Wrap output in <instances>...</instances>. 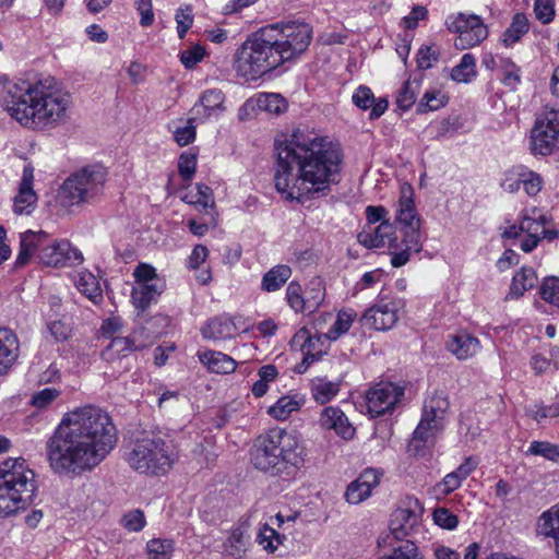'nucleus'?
<instances>
[{
  "label": "nucleus",
  "instance_id": "obj_1",
  "mask_svg": "<svg viewBox=\"0 0 559 559\" xmlns=\"http://www.w3.org/2000/svg\"><path fill=\"white\" fill-rule=\"evenodd\" d=\"M117 428L100 407L85 405L67 413L47 441L50 467L59 474H81L97 466L114 449Z\"/></svg>",
  "mask_w": 559,
  "mask_h": 559
},
{
  "label": "nucleus",
  "instance_id": "obj_2",
  "mask_svg": "<svg viewBox=\"0 0 559 559\" xmlns=\"http://www.w3.org/2000/svg\"><path fill=\"white\" fill-rule=\"evenodd\" d=\"M275 152V188L287 200L325 191L340 170V152L300 129L276 140Z\"/></svg>",
  "mask_w": 559,
  "mask_h": 559
},
{
  "label": "nucleus",
  "instance_id": "obj_3",
  "mask_svg": "<svg viewBox=\"0 0 559 559\" xmlns=\"http://www.w3.org/2000/svg\"><path fill=\"white\" fill-rule=\"evenodd\" d=\"M312 40L307 23H289L262 27L237 49L235 68L246 80H258L286 61L304 53Z\"/></svg>",
  "mask_w": 559,
  "mask_h": 559
},
{
  "label": "nucleus",
  "instance_id": "obj_4",
  "mask_svg": "<svg viewBox=\"0 0 559 559\" xmlns=\"http://www.w3.org/2000/svg\"><path fill=\"white\" fill-rule=\"evenodd\" d=\"M71 95L52 78L12 84L1 96L3 109L29 129L53 128L68 118Z\"/></svg>",
  "mask_w": 559,
  "mask_h": 559
},
{
  "label": "nucleus",
  "instance_id": "obj_5",
  "mask_svg": "<svg viewBox=\"0 0 559 559\" xmlns=\"http://www.w3.org/2000/svg\"><path fill=\"white\" fill-rule=\"evenodd\" d=\"M250 462L263 472L282 474L304 462L298 439L285 430H270L258 436L250 448Z\"/></svg>",
  "mask_w": 559,
  "mask_h": 559
},
{
  "label": "nucleus",
  "instance_id": "obj_6",
  "mask_svg": "<svg viewBox=\"0 0 559 559\" xmlns=\"http://www.w3.org/2000/svg\"><path fill=\"white\" fill-rule=\"evenodd\" d=\"M35 490V474L24 459H8L0 463V518L25 510L33 503Z\"/></svg>",
  "mask_w": 559,
  "mask_h": 559
},
{
  "label": "nucleus",
  "instance_id": "obj_7",
  "mask_svg": "<svg viewBox=\"0 0 559 559\" xmlns=\"http://www.w3.org/2000/svg\"><path fill=\"white\" fill-rule=\"evenodd\" d=\"M35 490V474L24 459H8L0 463V518L25 510L33 503Z\"/></svg>",
  "mask_w": 559,
  "mask_h": 559
},
{
  "label": "nucleus",
  "instance_id": "obj_8",
  "mask_svg": "<svg viewBox=\"0 0 559 559\" xmlns=\"http://www.w3.org/2000/svg\"><path fill=\"white\" fill-rule=\"evenodd\" d=\"M106 171L100 166H87L71 174L58 191L63 206L91 204L103 193Z\"/></svg>",
  "mask_w": 559,
  "mask_h": 559
},
{
  "label": "nucleus",
  "instance_id": "obj_9",
  "mask_svg": "<svg viewBox=\"0 0 559 559\" xmlns=\"http://www.w3.org/2000/svg\"><path fill=\"white\" fill-rule=\"evenodd\" d=\"M129 465L145 475H165L174 464L170 445L160 437L136 440L127 454Z\"/></svg>",
  "mask_w": 559,
  "mask_h": 559
},
{
  "label": "nucleus",
  "instance_id": "obj_10",
  "mask_svg": "<svg viewBox=\"0 0 559 559\" xmlns=\"http://www.w3.org/2000/svg\"><path fill=\"white\" fill-rule=\"evenodd\" d=\"M449 402L442 394L429 397L423 408V415L417 425L407 450L414 455H423L425 450L435 443L437 436L443 430L444 415Z\"/></svg>",
  "mask_w": 559,
  "mask_h": 559
},
{
  "label": "nucleus",
  "instance_id": "obj_11",
  "mask_svg": "<svg viewBox=\"0 0 559 559\" xmlns=\"http://www.w3.org/2000/svg\"><path fill=\"white\" fill-rule=\"evenodd\" d=\"M404 306L402 298L380 293L376 304L364 311L360 322L376 331H389L399 321Z\"/></svg>",
  "mask_w": 559,
  "mask_h": 559
},
{
  "label": "nucleus",
  "instance_id": "obj_12",
  "mask_svg": "<svg viewBox=\"0 0 559 559\" xmlns=\"http://www.w3.org/2000/svg\"><path fill=\"white\" fill-rule=\"evenodd\" d=\"M559 146V110H545L531 131V151L534 155H549Z\"/></svg>",
  "mask_w": 559,
  "mask_h": 559
},
{
  "label": "nucleus",
  "instance_id": "obj_13",
  "mask_svg": "<svg viewBox=\"0 0 559 559\" xmlns=\"http://www.w3.org/2000/svg\"><path fill=\"white\" fill-rule=\"evenodd\" d=\"M396 219L403 225V245L414 249V253L420 252V217L415 207L411 186L402 188Z\"/></svg>",
  "mask_w": 559,
  "mask_h": 559
},
{
  "label": "nucleus",
  "instance_id": "obj_14",
  "mask_svg": "<svg viewBox=\"0 0 559 559\" xmlns=\"http://www.w3.org/2000/svg\"><path fill=\"white\" fill-rule=\"evenodd\" d=\"M403 396L404 388L392 382H380L367 394L368 412L374 417L381 416L393 409Z\"/></svg>",
  "mask_w": 559,
  "mask_h": 559
},
{
  "label": "nucleus",
  "instance_id": "obj_15",
  "mask_svg": "<svg viewBox=\"0 0 559 559\" xmlns=\"http://www.w3.org/2000/svg\"><path fill=\"white\" fill-rule=\"evenodd\" d=\"M39 261L48 266H72L83 262V254L68 240L51 241L40 249Z\"/></svg>",
  "mask_w": 559,
  "mask_h": 559
},
{
  "label": "nucleus",
  "instance_id": "obj_16",
  "mask_svg": "<svg viewBox=\"0 0 559 559\" xmlns=\"http://www.w3.org/2000/svg\"><path fill=\"white\" fill-rule=\"evenodd\" d=\"M421 508L417 499H409L407 507L397 508L391 515L390 530L396 540L407 537L419 521Z\"/></svg>",
  "mask_w": 559,
  "mask_h": 559
},
{
  "label": "nucleus",
  "instance_id": "obj_17",
  "mask_svg": "<svg viewBox=\"0 0 559 559\" xmlns=\"http://www.w3.org/2000/svg\"><path fill=\"white\" fill-rule=\"evenodd\" d=\"M34 167L27 164L23 168L17 194L13 199V212L16 215L31 214L37 203V194L33 189Z\"/></svg>",
  "mask_w": 559,
  "mask_h": 559
},
{
  "label": "nucleus",
  "instance_id": "obj_18",
  "mask_svg": "<svg viewBox=\"0 0 559 559\" xmlns=\"http://www.w3.org/2000/svg\"><path fill=\"white\" fill-rule=\"evenodd\" d=\"M48 234L44 230H26L20 235V250L15 260V267H23L31 258L40 252L43 247L48 245Z\"/></svg>",
  "mask_w": 559,
  "mask_h": 559
},
{
  "label": "nucleus",
  "instance_id": "obj_19",
  "mask_svg": "<svg viewBox=\"0 0 559 559\" xmlns=\"http://www.w3.org/2000/svg\"><path fill=\"white\" fill-rule=\"evenodd\" d=\"M320 425L324 429L334 430L337 436L345 440L352 439L355 433V428L338 407H325L320 416Z\"/></svg>",
  "mask_w": 559,
  "mask_h": 559
},
{
  "label": "nucleus",
  "instance_id": "obj_20",
  "mask_svg": "<svg viewBox=\"0 0 559 559\" xmlns=\"http://www.w3.org/2000/svg\"><path fill=\"white\" fill-rule=\"evenodd\" d=\"M17 336L9 329L0 328V377L8 373L19 357Z\"/></svg>",
  "mask_w": 559,
  "mask_h": 559
},
{
  "label": "nucleus",
  "instance_id": "obj_21",
  "mask_svg": "<svg viewBox=\"0 0 559 559\" xmlns=\"http://www.w3.org/2000/svg\"><path fill=\"white\" fill-rule=\"evenodd\" d=\"M165 288L164 282L154 284H134L131 293L132 304L138 310V314L143 313L147 308L157 301Z\"/></svg>",
  "mask_w": 559,
  "mask_h": 559
},
{
  "label": "nucleus",
  "instance_id": "obj_22",
  "mask_svg": "<svg viewBox=\"0 0 559 559\" xmlns=\"http://www.w3.org/2000/svg\"><path fill=\"white\" fill-rule=\"evenodd\" d=\"M320 290L311 298L302 296V288L299 283L290 282L286 288V300L295 312H312L322 301Z\"/></svg>",
  "mask_w": 559,
  "mask_h": 559
},
{
  "label": "nucleus",
  "instance_id": "obj_23",
  "mask_svg": "<svg viewBox=\"0 0 559 559\" xmlns=\"http://www.w3.org/2000/svg\"><path fill=\"white\" fill-rule=\"evenodd\" d=\"M447 347L457 359L462 360L478 353L479 341L466 332H460L450 337Z\"/></svg>",
  "mask_w": 559,
  "mask_h": 559
},
{
  "label": "nucleus",
  "instance_id": "obj_24",
  "mask_svg": "<svg viewBox=\"0 0 559 559\" xmlns=\"http://www.w3.org/2000/svg\"><path fill=\"white\" fill-rule=\"evenodd\" d=\"M393 234V225L389 221H383L372 231L364 229L358 234L357 239L360 245L368 249L380 248L385 245L386 240L389 242L393 241V239H391Z\"/></svg>",
  "mask_w": 559,
  "mask_h": 559
},
{
  "label": "nucleus",
  "instance_id": "obj_25",
  "mask_svg": "<svg viewBox=\"0 0 559 559\" xmlns=\"http://www.w3.org/2000/svg\"><path fill=\"white\" fill-rule=\"evenodd\" d=\"M236 330L235 323L229 318L218 317L202 326L201 334L205 340L221 341L233 337Z\"/></svg>",
  "mask_w": 559,
  "mask_h": 559
},
{
  "label": "nucleus",
  "instance_id": "obj_26",
  "mask_svg": "<svg viewBox=\"0 0 559 559\" xmlns=\"http://www.w3.org/2000/svg\"><path fill=\"white\" fill-rule=\"evenodd\" d=\"M198 357L210 371L215 373L226 374L236 369V361L230 356L223 354L222 352H199Z\"/></svg>",
  "mask_w": 559,
  "mask_h": 559
},
{
  "label": "nucleus",
  "instance_id": "obj_27",
  "mask_svg": "<svg viewBox=\"0 0 559 559\" xmlns=\"http://www.w3.org/2000/svg\"><path fill=\"white\" fill-rule=\"evenodd\" d=\"M537 533L555 540V548L559 555V504L545 511L538 519Z\"/></svg>",
  "mask_w": 559,
  "mask_h": 559
},
{
  "label": "nucleus",
  "instance_id": "obj_28",
  "mask_svg": "<svg viewBox=\"0 0 559 559\" xmlns=\"http://www.w3.org/2000/svg\"><path fill=\"white\" fill-rule=\"evenodd\" d=\"M537 283V276L532 267H522L512 280V283L510 285V290L507 296V299L509 298H519L523 296V294L533 288L535 284Z\"/></svg>",
  "mask_w": 559,
  "mask_h": 559
},
{
  "label": "nucleus",
  "instance_id": "obj_29",
  "mask_svg": "<svg viewBox=\"0 0 559 559\" xmlns=\"http://www.w3.org/2000/svg\"><path fill=\"white\" fill-rule=\"evenodd\" d=\"M292 276V269L285 264H277L269 270L262 278L261 289L267 293L278 290Z\"/></svg>",
  "mask_w": 559,
  "mask_h": 559
},
{
  "label": "nucleus",
  "instance_id": "obj_30",
  "mask_svg": "<svg viewBox=\"0 0 559 559\" xmlns=\"http://www.w3.org/2000/svg\"><path fill=\"white\" fill-rule=\"evenodd\" d=\"M320 338L310 335L309 331L306 328L300 329L293 337L292 340V346L293 347H300V349L304 353V359L301 361V365L299 366V371L301 372L300 368L305 366L307 368L311 362L318 359L316 354H311V346L314 343H319Z\"/></svg>",
  "mask_w": 559,
  "mask_h": 559
},
{
  "label": "nucleus",
  "instance_id": "obj_31",
  "mask_svg": "<svg viewBox=\"0 0 559 559\" xmlns=\"http://www.w3.org/2000/svg\"><path fill=\"white\" fill-rule=\"evenodd\" d=\"M75 286L84 296L94 304L103 300L102 288L95 275L90 272H82L75 280Z\"/></svg>",
  "mask_w": 559,
  "mask_h": 559
},
{
  "label": "nucleus",
  "instance_id": "obj_32",
  "mask_svg": "<svg viewBox=\"0 0 559 559\" xmlns=\"http://www.w3.org/2000/svg\"><path fill=\"white\" fill-rule=\"evenodd\" d=\"M340 391V385L324 378H316L311 381V395L316 402L326 404Z\"/></svg>",
  "mask_w": 559,
  "mask_h": 559
},
{
  "label": "nucleus",
  "instance_id": "obj_33",
  "mask_svg": "<svg viewBox=\"0 0 559 559\" xmlns=\"http://www.w3.org/2000/svg\"><path fill=\"white\" fill-rule=\"evenodd\" d=\"M476 59L474 55L467 52L461 58V61L451 70V79L459 83H468L476 76Z\"/></svg>",
  "mask_w": 559,
  "mask_h": 559
},
{
  "label": "nucleus",
  "instance_id": "obj_34",
  "mask_svg": "<svg viewBox=\"0 0 559 559\" xmlns=\"http://www.w3.org/2000/svg\"><path fill=\"white\" fill-rule=\"evenodd\" d=\"M530 29V23L525 14L516 13L510 26L506 29L503 34L502 41L506 46H511L518 43L523 35H525Z\"/></svg>",
  "mask_w": 559,
  "mask_h": 559
},
{
  "label": "nucleus",
  "instance_id": "obj_35",
  "mask_svg": "<svg viewBox=\"0 0 559 559\" xmlns=\"http://www.w3.org/2000/svg\"><path fill=\"white\" fill-rule=\"evenodd\" d=\"M139 347L129 337H112L108 346L102 352V357L106 361H115L128 352L135 350Z\"/></svg>",
  "mask_w": 559,
  "mask_h": 559
},
{
  "label": "nucleus",
  "instance_id": "obj_36",
  "mask_svg": "<svg viewBox=\"0 0 559 559\" xmlns=\"http://www.w3.org/2000/svg\"><path fill=\"white\" fill-rule=\"evenodd\" d=\"M487 36L488 29L485 24L478 27L474 26L472 29L463 32V35H459L454 40V46L460 50H465L479 45Z\"/></svg>",
  "mask_w": 559,
  "mask_h": 559
},
{
  "label": "nucleus",
  "instance_id": "obj_37",
  "mask_svg": "<svg viewBox=\"0 0 559 559\" xmlns=\"http://www.w3.org/2000/svg\"><path fill=\"white\" fill-rule=\"evenodd\" d=\"M483 21L478 15L459 13L455 16H451L447 20L448 29L452 33L463 35V32L472 29V27L483 25Z\"/></svg>",
  "mask_w": 559,
  "mask_h": 559
},
{
  "label": "nucleus",
  "instance_id": "obj_38",
  "mask_svg": "<svg viewBox=\"0 0 559 559\" xmlns=\"http://www.w3.org/2000/svg\"><path fill=\"white\" fill-rule=\"evenodd\" d=\"M257 106L270 114L280 115L287 109V102L281 95L276 93H262L255 98Z\"/></svg>",
  "mask_w": 559,
  "mask_h": 559
},
{
  "label": "nucleus",
  "instance_id": "obj_39",
  "mask_svg": "<svg viewBox=\"0 0 559 559\" xmlns=\"http://www.w3.org/2000/svg\"><path fill=\"white\" fill-rule=\"evenodd\" d=\"M182 200L189 204L197 206L200 211L213 207L214 199L213 192L206 185H197V192L187 193Z\"/></svg>",
  "mask_w": 559,
  "mask_h": 559
},
{
  "label": "nucleus",
  "instance_id": "obj_40",
  "mask_svg": "<svg viewBox=\"0 0 559 559\" xmlns=\"http://www.w3.org/2000/svg\"><path fill=\"white\" fill-rule=\"evenodd\" d=\"M300 408V403L292 396H282L278 401L269 407V415L277 420H285L293 412Z\"/></svg>",
  "mask_w": 559,
  "mask_h": 559
},
{
  "label": "nucleus",
  "instance_id": "obj_41",
  "mask_svg": "<svg viewBox=\"0 0 559 559\" xmlns=\"http://www.w3.org/2000/svg\"><path fill=\"white\" fill-rule=\"evenodd\" d=\"M448 97L440 91L431 90L427 91L417 105V112L425 114L432 110H438L445 106Z\"/></svg>",
  "mask_w": 559,
  "mask_h": 559
},
{
  "label": "nucleus",
  "instance_id": "obj_42",
  "mask_svg": "<svg viewBox=\"0 0 559 559\" xmlns=\"http://www.w3.org/2000/svg\"><path fill=\"white\" fill-rule=\"evenodd\" d=\"M356 318V312L352 309L341 310L337 313L336 320L326 333V337L330 340H337L342 334L346 333Z\"/></svg>",
  "mask_w": 559,
  "mask_h": 559
},
{
  "label": "nucleus",
  "instance_id": "obj_43",
  "mask_svg": "<svg viewBox=\"0 0 559 559\" xmlns=\"http://www.w3.org/2000/svg\"><path fill=\"white\" fill-rule=\"evenodd\" d=\"M379 559H425V556L414 542L405 540L393 547L390 555Z\"/></svg>",
  "mask_w": 559,
  "mask_h": 559
},
{
  "label": "nucleus",
  "instance_id": "obj_44",
  "mask_svg": "<svg viewBox=\"0 0 559 559\" xmlns=\"http://www.w3.org/2000/svg\"><path fill=\"white\" fill-rule=\"evenodd\" d=\"M258 543L269 552H274L277 547L282 544L283 536H281L273 527L269 524H264L258 534Z\"/></svg>",
  "mask_w": 559,
  "mask_h": 559
},
{
  "label": "nucleus",
  "instance_id": "obj_45",
  "mask_svg": "<svg viewBox=\"0 0 559 559\" xmlns=\"http://www.w3.org/2000/svg\"><path fill=\"white\" fill-rule=\"evenodd\" d=\"M419 92V83L416 81H407L404 83L401 88L397 98L396 105L402 110L409 109L416 102V96Z\"/></svg>",
  "mask_w": 559,
  "mask_h": 559
},
{
  "label": "nucleus",
  "instance_id": "obj_46",
  "mask_svg": "<svg viewBox=\"0 0 559 559\" xmlns=\"http://www.w3.org/2000/svg\"><path fill=\"white\" fill-rule=\"evenodd\" d=\"M524 170L523 166H515L507 170L500 182L501 188L509 193L518 192L522 185Z\"/></svg>",
  "mask_w": 559,
  "mask_h": 559
},
{
  "label": "nucleus",
  "instance_id": "obj_47",
  "mask_svg": "<svg viewBox=\"0 0 559 559\" xmlns=\"http://www.w3.org/2000/svg\"><path fill=\"white\" fill-rule=\"evenodd\" d=\"M527 453L532 455H539L549 461L559 463V445L547 441H533Z\"/></svg>",
  "mask_w": 559,
  "mask_h": 559
},
{
  "label": "nucleus",
  "instance_id": "obj_48",
  "mask_svg": "<svg viewBox=\"0 0 559 559\" xmlns=\"http://www.w3.org/2000/svg\"><path fill=\"white\" fill-rule=\"evenodd\" d=\"M146 549L150 559H169L173 552V542L154 538L147 542Z\"/></svg>",
  "mask_w": 559,
  "mask_h": 559
},
{
  "label": "nucleus",
  "instance_id": "obj_49",
  "mask_svg": "<svg viewBox=\"0 0 559 559\" xmlns=\"http://www.w3.org/2000/svg\"><path fill=\"white\" fill-rule=\"evenodd\" d=\"M525 413L537 423H540L546 418H556L559 416V403H554L548 406L535 404L526 407Z\"/></svg>",
  "mask_w": 559,
  "mask_h": 559
},
{
  "label": "nucleus",
  "instance_id": "obj_50",
  "mask_svg": "<svg viewBox=\"0 0 559 559\" xmlns=\"http://www.w3.org/2000/svg\"><path fill=\"white\" fill-rule=\"evenodd\" d=\"M499 67L502 73L501 81L509 87H515L520 83V69L509 58H501Z\"/></svg>",
  "mask_w": 559,
  "mask_h": 559
},
{
  "label": "nucleus",
  "instance_id": "obj_51",
  "mask_svg": "<svg viewBox=\"0 0 559 559\" xmlns=\"http://www.w3.org/2000/svg\"><path fill=\"white\" fill-rule=\"evenodd\" d=\"M225 96L221 90H206L200 97V104L211 115L215 109H223Z\"/></svg>",
  "mask_w": 559,
  "mask_h": 559
},
{
  "label": "nucleus",
  "instance_id": "obj_52",
  "mask_svg": "<svg viewBox=\"0 0 559 559\" xmlns=\"http://www.w3.org/2000/svg\"><path fill=\"white\" fill-rule=\"evenodd\" d=\"M542 298L556 307H559V278L551 276L544 280L540 286Z\"/></svg>",
  "mask_w": 559,
  "mask_h": 559
},
{
  "label": "nucleus",
  "instance_id": "obj_53",
  "mask_svg": "<svg viewBox=\"0 0 559 559\" xmlns=\"http://www.w3.org/2000/svg\"><path fill=\"white\" fill-rule=\"evenodd\" d=\"M195 118H189L185 126L177 127L174 131V140L180 146H186L195 140Z\"/></svg>",
  "mask_w": 559,
  "mask_h": 559
},
{
  "label": "nucleus",
  "instance_id": "obj_54",
  "mask_svg": "<svg viewBox=\"0 0 559 559\" xmlns=\"http://www.w3.org/2000/svg\"><path fill=\"white\" fill-rule=\"evenodd\" d=\"M133 276L135 278V284H154L156 282H164L160 280L157 274L156 270L146 263H140L133 272Z\"/></svg>",
  "mask_w": 559,
  "mask_h": 559
},
{
  "label": "nucleus",
  "instance_id": "obj_55",
  "mask_svg": "<svg viewBox=\"0 0 559 559\" xmlns=\"http://www.w3.org/2000/svg\"><path fill=\"white\" fill-rule=\"evenodd\" d=\"M175 20L177 23V33L180 39L185 38L188 29L192 26L193 14L190 5L177 10Z\"/></svg>",
  "mask_w": 559,
  "mask_h": 559
},
{
  "label": "nucleus",
  "instance_id": "obj_56",
  "mask_svg": "<svg viewBox=\"0 0 559 559\" xmlns=\"http://www.w3.org/2000/svg\"><path fill=\"white\" fill-rule=\"evenodd\" d=\"M432 519L436 525L445 530H454L459 524L457 516L445 508L436 509Z\"/></svg>",
  "mask_w": 559,
  "mask_h": 559
},
{
  "label": "nucleus",
  "instance_id": "obj_57",
  "mask_svg": "<svg viewBox=\"0 0 559 559\" xmlns=\"http://www.w3.org/2000/svg\"><path fill=\"white\" fill-rule=\"evenodd\" d=\"M361 485L362 484H359V481L356 480L348 485L345 492L347 502L358 504L371 495V490L368 489V486Z\"/></svg>",
  "mask_w": 559,
  "mask_h": 559
},
{
  "label": "nucleus",
  "instance_id": "obj_58",
  "mask_svg": "<svg viewBox=\"0 0 559 559\" xmlns=\"http://www.w3.org/2000/svg\"><path fill=\"white\" fill-rule=\"evenodd\" d=\"M48 330H49L51 336L57 342L67 341L71 336V333H72L71 324L64 318L50 322L48 324Z\"/></svg>",
  "mask_w": 559,
  "mask_h": 559
},
{
  "label": "nucleus",
  "instance_id": "obj_59",
  "mask_svg": "<svg viewBox=\"0 0 559 559\" xmlns=\"http://www.w3.org/2000/svg\"><path fill=\"white\" fill-rule=\"evenodd\" d=\"M197 156L194 154L185 152L178 159V170L183 180H191L195 174Z\"/></svg>",
  "mask_w": 559,
  "mask_h": 559
},
{
  "label": "nucleus",
  "instance_id": "obj_60",
  "mask_svg": "<svg viewBox=\"0 0 559 559\" xmlns=\"http://www.w3.org/2000/svg\"><path fill=\"white\" fill-rule=\"evenodd\" d=\"M534 12L536 19L543 24L550 23L555 16L554 0H536Z\"/></svg>",
  "mask_w": 559,
  "mask_h": 559
},
{
  "label": "nucleus",
  "instance_id": "obj_61",
  "mask_svg": "<svg viewBox=\"0 0 559 559\" xmlns=\"http://www.w3.org/2000/svg\"><path fill=\"white\" fill-rule=\"evenodd\" d=\"M121 523L124 528H127L130 532H139L141 531L145 525V516L143 511L136 509L133 511L128 512L123 515Z\"/></svg>",
  "mask_w": 559,
  "mask_h": 559
},
{
  "label": "nucleus",
  "instance_id": "obj_62",
  "mask_svg": "<svg viewBox=\"0 0 559 559\" xmlns=\"http://www.w3.org/2000/svg\"><path fill=\"white\" fill-rule=\"evenodd\" d=\"M522 186L527 195L535 197L539 193L542 189L543 179L537 173L525 169Z\"/></svg>",
  "mask_w": 559,
  "mask_h": 559
},
{
  "label": "nucleus",
  "instance_id": "obj_63",
  "mask_svg": "<svg viewBox=\"0 0 559 559\" xmlns=\"http://www.w3.org/2000/svg\"><path fill=\"white\" fill-rule=\"evenodd\" d=\"M353 103L360 109L367 110L370 109L374 103V95L372 91L365 85H360L356 92L354 93Z\"/></svg>",
  "mask_w": 559,
  "mask_h": 559
},
{
  "label": "nucleus",
  "instance_id": "obj_64",
  "mask_svg": "<svg viewBox=\"0 0 559 559\" xmlns=\"http://www.w3.org/2000/svg\"><path fill=\"white\" fill-rule=\"evenodd\" d=\"M60 394V391L55 388H46L41 391L36 392L31 400L33 406L37 408H45L52 401H55Z\"/></svg>",
  "mask_w": 559,
  "mask_h": 559
}]
</instances>
